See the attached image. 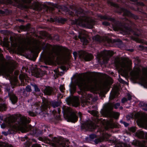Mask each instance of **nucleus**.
I'll return each mask as SVG.
<instances>
[{"label": "nucleus", "mask_w": 147, "mask_h": 147, "mask_svg": "<svg viewBox=\"0 0 147 147\" xmlns=\"http://www.w3.org/2000/svg\"><path fill=\"white\" fill-rule=\"evenodd\" d=\"M76 85H78L81 91L90 90L94 92L98 90L95 83L90 81H86L81 76H77L74 81V83L71 81L69 85V91L71 94H73L76 90Z\"/></svg>", "instance_id": "1"}, {"label": "nucleus", "mask_w": 147, "mask_h": 147, "mask_svg": "<svg viewBox=\"0 0 147 147\" xmlns=\"http://www.w3.org/2000/svg\"><path fill=\"white\" fill-rule=\"evenodd\" d=\"M16 119L18 120V124L14 126L15 128L20 131L22 133L26 132L29 131L30 128V126L27 125L28 121L25 116L20 114H17L15 116H10L8 118L7 123L10 124L15 121Z\"/></svg>", "instance_id": "2"}, {"label": "nucleus", "mask_w": 147, "mask_h": 147, "mask_svg": "<svg viewBox=\"0 0 147 147\" xmlns=\"http://www.w3.org/2000/svg\"><path fill=\"white\" fill-rule=\"evenodd\" d=\"M140 70L138 67H135L131 71L130 74L131 79L133 81L139 79L141 84L145 88H147V68L143 69V74L140 75Z\"/></svg>", "instance_id": "3"}, {"label": "nucleus", "mask_w": 147, "mask_h": 147, "mask_svg": "<svg viewBox=\"0 0 147 147\" xmlns=\"http://www.w3.org/2000/svg\"><path fill=\"white\" fill-rule=\"evenodd\" d=\"M132 63L130 60H125L124 59L120 60L117 59L115 61L116 67L119 69V72L122 76L127 77L128 76V72L131 69Z\"/></svg>", "instance_id": "4"}, {"label": "nucleus", "mask_w": 147, "mask_h": 147, "mask_svg": "<svg viewBox=\"0 0 147 147\" xmlns=\"http://www.w3.org/2000/svg\"><path fill=\"white\" fill-rule=\"evenodd\" d=\"M1 51L0 49V52ZM15 66L13 61L10 63L7 62L3 58L2 55L0 53V74L8 76L13 71Z\"/></svg>", "instance_id": "5"}, {"label": "nucleus", "mask_w": 147, "mask_h": 147, "mask_svg": "<svg viewBox=\"0 0 147 147\" xmlns=\"http://www.w3.org/2000/svg\"><path fill=\"white\" fill-rule=\"evenodd\" d=\"M15 2L19 6L23 8H30L38 10L42 8V7L41 4L39 3H34L31 6L29 3L31 0H14Z\"/></svg>", "instance_id": "6"}, {"label": "nucleus", "mask_w": 147, "mask_h": 147, "mask_svg": "<svg viewBox=\"0 0 147 147\" xmlns=\"http://www.w3.org/2000/svg\"><path fill=\"white\" fill-rule=\"evenodd\" d=\"M74 24L83 27H86L92 28L94 24L93 20L87 17H82L80 18L78 20H76Z\"/></svg>", "instance_id": "7"}, {"label": "nucleus", "mask_w": 147, "mask_h": 147, "mask_svg": "<svg viewBox=\"0 0 147 147\" xmlns=\"http://www.w3.org/2000/svg\"><path fill=\"white\" fill-rule=\"evenodd\" d=\"M113 106V104L111 103H107L105 105L104 107L103 111L102 112V114L105 116L113 117L117 119L119 116L118 113L111 111Z\"/></svg>", "instance_id": "8"}, {"label": "nucleus", "mask_w": 147, "mask_h": 147, "mask_svg": "<svg viewBox=\"0 0 147 147\" xmlns=\"http://www.w3.org/2000/svg\"><path fill=\"white\" fill-rule=\"evenodd\" d=\"M58 55L60 57L61 59H64L65 58V55L64 54H59L54 51L50 53L45 58V62L46 64L51 65L53 63L55 57Z\"/></svg>", "instance_id": "9"}, {"label": "nucleus", "mask_w": 147, "mask_h": 147, "mask_svg": "<svg viewBox=\"0 0 147 147\" xmlns=\"http://www.w3.org/2000/svg\"><path fill=\"white\" fill-rule=\"evenodd\" d=\"M65 113L68 121L72 122H76L78 120V117L76 114L70 108L67 107L65 110Z\"/></svg>", "instance_id": "10"}, {"label": "nucleus", "mask_w": 147, "mask_h": 147, "mask_svg": "<svg viewBox=\"0 0 147 147\" xmlns=\"http://www.w3.org/2000/svg\"><path fill=\"white\" fill-rule=\"evenodd\" d=\"M113 83L112 79L109 77L108 79L105 82L102 86L99 88L100 94L103 96L108 91L109 88V86Z\"/></svg>", "instance_id": "11"}, {"label": "nucleus", "mask_w": 147, "mask_h": 147, "mask_svg": "<svg viewBox=\"0 0 147 147\" xmlns=\"http://www.w3.org/2000/svg\"><path fill=\"white\" fill-rule=\"evenodd\" d=\"M66 100L68 105L71 104L75 107H77L79 105L78 98L76 97L69 98Z\"/></svg>", "instance_id": "12"}, {"label": "nucleus", "mask_w": 147, "mask_h": 147, "mask_svg": "<svg viewBox=\"0 0 147 147\" xmlns=\"http://www.w3.org/2000/svg\"><path fill=\"white\" fill-rule=\"evenodd\" d=\"M113 55V52L112 51H105L102 53L98 55V57H103V58L104 60H105L107 61L108 59L107 57L105 58V56H111Z\"/></svg>", "instance_id": "13"}, {"label": "nucleus", "mask_w": 147, "mask_h": 147, "mask_svg": "<svg viewBox=\"0 0 147 147\" xmlns=\"http://www.w3.org/2000/svg\"><path fill=\"white\" fill-rule=\"evenodd\" d=\"M80 58H84L86 61H89L93 58L92 55L89 54H86L84 52H81L79 55Z\"/></svg>", "instance_id": "14"}, {"label": "nucleus", "mask_w": 147, "mask_h": 147, "mask_svg": "<svg viewBox=\"0 0 147 147\" xmlns=\"http://www.w3.org/2000/svg\"><path fill=\"white\" fill-rule=\"evenodd\" d=\"M103 122H102V119H96L95 121L96 122H99V121L102 122V123L105 125H106L105 128L107 129L108 127H111L112 125L113 124V123L111 120L110 121H106L105 120H103Z\"/></svg>", "instance_id": "15"}, {"label": "nucleus", "mask_w": 147, "mask_h": 147, "mask_svg": "<svg viewBox=\"0 0 147 147\" xmlns=\"http://www.w3.org/2000/svg\"><path fill=\"white\" fill-rule=\"evenodd\" d=\"M21 49H25L26 50H30L32 52H34L38 50L39 49V48L38 47L32 48L31 47V45L30 43L29 42L26 45L22 47Z\"/></svg>", "instance_id": "16"}, {"label": "nucleus", "mask_w": 147, "mask_h": 147, "mask_svg": "<svg viewBox=\"0 0 147 147\" xmlns=\"http://www.w3.org/2000/svg\"><path fill=\"white\" fill-rule=\"evenodd\" d=\"M137 123L141 127L144 126L147 127V119L144 117L139 119L137 121Z\"/></svg>", "instance_id": "17"}, {"label": "nucleus", "mask_w": 147, "mask_h": 147, "mask_svg": "<svg viewBox=\"0 0 147 147\" xmlns=\"http://www.w3.org/2000/svg\"><path fill=\"white\" fill-rule=\"evenodd\" d=\"M86 34V32L83 30H81L79 32L78 37L81 41L84 42H85L86 40L85 38Z\"/></svg>", "instance_id": "18"}, {"label": "nucleus", "mask_w": 147, "mask_h": 147, "mask_svg": "<svg viewBox=\"0 0 147 147\" xmlns=\"http://www.w3.org/2000/svg\"><path fill=\"white\" fill-rule=\"evenodd\" d=\"M118 90V88L117 86L114 87L111 92L109 97V99L111 100L113 99L116 96Z\"/></svg>", "instance_id": "19"}, {"label": "nucleus", "mask_w": 147, "mask_h": 147, "mask_svg": "<svg viewBox=\"0 0 147 147\" xmlns=\"http://www.w3.org/2000/svg\"><path fill=\"white\" fill-rule=\"evenodd\" d=\"M84 102H89V100H92V97L90 94H86L84 93L82 96Z\"/></svg>", "instance_id": "20"}, {"label": "nucleus", "mask_w": 147, "mask_h": 147, "mask_svg": "<svg viewBox=\"0 0 147 147\" xmlns=\"http://www.w3.org/2000/svg\"><path fill=\"white\" fill-rule=\"evenodd\" d=\"M20 79L21 81L22 84L23 85H24V81L28 80L27 76L25 74H22L19 76Z\"/></svg>", "instance_id": "21"}, {"label": "nucleus", "mask_w": 147, "mask_h": 147, "mask_svg": "<svg viewBox=\"0 0 147 147\" xmlns=\"http://www.w3.org/2000/svg\"><path fill=\"white\" fill-rule=\"evenodd\" d=\"M43 103L41 106L42 108L45 110L48 107V106L49 104V102L47 99H44L42 100Z\"/></svg>", "instance_id": "22"}, {"label": "nucleus", "mask_w": 147, "mask_h": 147, "mask_svg": "<svg viewBox=\"0 0 147 147\" xmlns=\"http://www.w3.org/2000/svg\"><path fill=\"white\" fill-rule=\"evenodd\" d=\"M86 125L87 128L90 130H92L96 128V126L95 124L91 122H90L88 123Z\"/></svg>", "instance_id": "23"}, {"label": "nucleus", "mask_w": 147, "mask_h": 147, "mask_svg": "<svg viewBox=\"0 0 147 147\" xmlns=\"http://www.w3.org/2000/svg\"><path fill=\"white\" fill-rule=\"evenodd\" d=\"M10 100L13 104H15L17 100V97L13 94H11L9 95Z\"/></svg>", "instance_id": "24"}, {"label": "nucleus", "mask_w": 147, "mask_h": 147, "mask_svg": "<svg viewBox=\"0 0 147 147\" xmlns=\"http://www.w3.org/2000/svg\"><path fill=\"white\" fill-rule=\"evenodd\" d=\"M68 143V140H66L65 141L64 140H62L61 142H59V144H60L61 146H62L63 147H68V146L67 144Z\"/></svg>", "instance_id": "25"}, {"label": "nucleus", "mask_w": 147, "mask_h": 147, "mask_svg": "<svg viewBox=\"0 0 147 147\" xmlns=\"http://www.w3.org/2000/svg\"><path fill=\"white\" fill-rule=\"evenodd\" d=\"M109 136L108 134H106L102 138H99L98 139L95 140V142L96 143H97L99 142H100L102 141L104 138H107Z\"/></svg>", "instance_id": "26"}, {"label": "nucleus", "mask_w": 147, "mask_h": 147, "mask_svg": "<svg viewBox=\"0 0 147 147\" xmlns=\"http://www.w3.org/2000/svg\"><path fill=\"white\" fill-rule=\"evenodd\" d=\"M52 91V89L50 87H47L45 90V93L47 94L50 95L51 94Z\"/></svg>", "instance_id": "27"}, {"label": "nucleus", "mask_w": 147, "mask_h": 147, "mask_svg": "<svg viewBox=\"0 0 147 147\" xmlns=\"http://www.w3.org/2000/svg\"><path fill=\"white\" fill-rule=\"evenodd\" d=\"M40 71L39 69H36L32 72V74L36 78H38L40 76Z\"/></svg>", "instance_id": "28"}, {"label": "nucleus", "mask_w": 147, "mask_h": 147, "mask_svg": "<svg viewBox=\"0 0 147 147\" xmlns=\"http://www.w3.org/2000/svg\"><path fill=\"white\" fill-rule=\"evenodd\" d=\"M136 135L140 138H143L144 137V133L142 131H138L136 133Z\"/></svg>", "instance_id": "29"}, {"label": "nucleus", "mask_w": 147, "mask_h": 147, "mask_svg": "<svg viewBox=\"0 0 147 147\" xmlns=\"http://www.w3.org/2000/svg\"><path fill=\"white\" fill-rule=\"evenodd\" d=\"M50 104H51L54 107H57L60 105L59 103L56 102H50Z\"/></svg>", "instance_id": "30"}, {"label": "nucleus", "mask_w": 147, "mask_h": 147, "mask_svg": "<svg viewBox=\"0 0 147 147\" xmlns=\"http://www.w3.org/2000/svg\"><path fill=\"white\" fill-rule=\"evenodd\" d=\"M6 108V107L5 105L1 104L0 105V111L5 110Z\"/></svg>", "instance_id": "31"}, {"label": "nucleus", "mask_w": 147, "mask_h": 147, "mask_svg": "<svg viewBox=\"0 0 147 147\" xmlns=\"http://www.w3.org/2000/svg\"><path fill=\"white\" fill-rule=\"evenodd\" d=\"M29 26L28 25L26 26H20V29L23 30H26L28 29Z\"/></svg>", "instance_id": "32"}, {"label": "nucleus", "mask_w": 147, "mask_h": 147, "mask_svg": "<svg viewBox=\"0 0 147 147\" xmlns=\"http://www.w3.org/2000/svg\"><path fill=\"white\" fill-rule=\"evenodd\" d=\"M93 39H94L96 41H100L101 40L100 37V36L97 35L93 38Z\"/></svg>", "instance_id": "33"}, {"label": "nucleus", "mask_w": 147, "mask_h": 147, "mask_svg": "<svg viewBox=\"0 0 147 147\" xmlns=\"http://www.w3.org/2000/svg\"><path fill=\"white\" fill-rule=\"evenodd\" d=\"M32 86L34 89L36 91H40L39 89L38 88L37 86L36 85H32Z\"/></svg>", "instance_id": "34"}, {"label": "nucleus", "mask_w": 147, "mask_h": 147, "mask_svg": "<svg viewBox=\"0 0 147 147\" xmlns=\"http://www.w3.org/2000/svg\"><path fill=\"white\" fill-rule=\"evenodd\" d=\"M59 89L61 92H63L65 89L64 86L63 85H61L59 87Z\"/></svg>", "instance_id": "35"}, {"label": "nucleus", "mask_w": 147, "mask_h": 147, "mask_svg": "<svg viewBox=\"0 0 147 147\" xmlns=\"http://www.w3.org/2000/svg\"><path fill=\"white\" fill-rule=\"evenodd\" d=\"M5 2H2V3H9V4H11V3H12V1H11V0H5Z\"/></svg>", "instance_id": "36"}, {"label": "nucleus", "mask_w": 147, "mask_h": 147, "mask_svg": "<svg viewBox=\"0 0 147 147\" xmlns=\"http://www.w3.org/2000/svg\"><path fill=\"white\" fill-rule=\"evenodd\" d=\"M26 90L28 91H30L31 90V88L30 86H27L26 87Z\"/></svg>", "instance_id": "37"}, {"label": "nucleus", "mask_w": 147, "mask_h": 147, "mask_svg": "<svg viewBox=\"0 0 147 147\" xmlns=\"http://www.w3.org/2000/svg\"><path fill=\"white\" fill-rule=\"evenodd\" d=\"M129 130L130 131L132 132H134L135 131L136 128L135 127H132L130 128Z\"/></svg>", "instance_id": "38"}, {"label": "nucleus", "mask_w": 147, "mask_h": 147, "mask_svg": "<svg viewBox=\"0 0 147 147\" xmlns=\"http://www.w3.org/2000/svg\"><path fill=\"white\" fill-rule=\"evenodd\" d=\"M11 44L12 46L14 47V48L18 47V44L16 42L14 43H11Z\"/></svg>", "instance_id": "39"}, {"label": "nucleus", "mask_w": 147, "mask_h": 147, "mask_svg": "<svg viewBox=\"0 0 147 147\" xmlns=\"http://www.w3.org/2000/svg\"><path fill=\"white\" fill-rule=\"evenodd\" d=\"M91 114L94 116H96L97 115V113L94 111H91Z\"/></svg>", "instance_id": "40"}, {"label": "nucleus", "mask_w": 147, "mask_h": 147, "mask_svg": "<svg viewBox=\"0 0 147 147\" xmlns=\"http://www.w3.org/2000/svg\"><path fill=\"white\" fill-rule=\"evenodd\" d=\"M6 126V125L4 123H2L1 125V127L2 128H4Z\"/></svg>", "instance_id": "41"}, {"label": "nucleus", "mask_w": 147, "mask_h": 147, "mask_svg": "<svg viewBox=\"0 0 147 147\" xmlns=\"http://www.w3.org/2000/svg\"><path fill=\"white\" fill-rule=\"evenodd\" d=\"M120 106V104L119 103H116L115 105V109H117Z\"/></svg>", "instance_id": "42"}, {"label": "nucleus", "mask_w": 147, "mask_h": 147, "mask_svg": "<svg viewBox=\"0 0 147 147\" xmlns=\"http://www.w3.org/2000/svg\"><path fill=\"white\" fill-rule=\"evenodd\" d=\"M127 101V99H126V98H123L121 100L122 102L123 103Z\"/></svg>", "instance_id": "43"}, {"label": "nucleus", "mask_w": 147, "mask_h": 147, "mask_svg": "<svg viewBox=\"0 0 147 147\" xmlns=\"http://www.w3.org/2000/svg\"><path fill=\"white\" fill-rule=\"evenodd\" d=\"M119 81L120 82H121L122 83H124V81L123 80H122L121 78H119Z\"/></svg>", "instance_id": "44"}, {"label": "nucleus", "mask_w": 147, "mask_h": 147, "mask_svg": "<svg viewBox=\"0 0 147 147\" xmlns=\"http://www.w3.org/2000/svg\"><path fill=\"white\" fill-rule=\"evenodd\" d=\"M119 81L120 82H121L122 83H124V81L123 80H122L121 78H119Z\"/></svg>", "instance_id": "45"}, {"label": "nucleus", "mask_w": 147, "mask_h": 147, "mask_svg": "<svg viewBox=\"0 0 147 147\" xmlns=\"http://www.w3.org/2000/svg\"><path fill=\"white\" fill-rule=\"evenodd\" d=\"M60 68L63 70H65V67L64 66H61Z\"/></svg>", "instance_id": "46"}, {"label": "nucleus", "mask_w": 147, "mask_h": 147, "mask_svg": "<svg viewBox=\"0 0 147 147\" xmlns=\"http://www.w3.org/2000/svg\"><path fill=\"white\" fill-rule=\"evenodd\" d=\"M131 95L129 94H128L127 95V98L128 100H130L131 99Z\"/></svg>", "instance_id": "47"}, {"label": "nucleus", "mask_w": 147, "mask_h": 147, "mask_svg": "<svg viewBox=\"0 0 147 147\" xmlns=\"http://www.w3.org/2000/svg\"><path fill=\"white\" fill-rule=\"evenodd\" d=\"M30 115L31 116H34V114L32 112H29V113Z\"/></svg>", "instance_id": "48"}, {"label": "nucleus", "mask_w": 147, "mask_h": 147, "mask_svg": "<svg viewBox=\"0 0 147 147\" xmlns=\"http://www.w3.org/2000/svg\"><path fill=\"white\" fill-rule=\"evenodd\" d=\"M103 24L105 25H108L109 24L108 22H103L102 23Z\"/></svg>", "instance_id": "49"}, {"label": "nucleus", "mask_w": 147, "mask_h": 147, "mask_svg": "<svg viewBox=\"0 0 147 147\" xmlns=\"http://www.w3.org/2000/svg\"><path fill=\"white\" fill-rule=\"evenodd\" d=\"M47 5V4L44 5H43V7L45 8H46L48 9L49 7Z\"/></svg>", "instance_id": "50"}, {"label": "nucleus", "mask_w": 147, "mask_h": 147, "mask_svg": "<svg viewBox=\"0 0 147 147\" xmlns=\"http://www.w3.org/2000/svg\"><path fill=\"white\" fill-rule=\"evenodd\" d=\"M73 54L74 57L75 58L77 56V53L76 52H74Z\"/></svg>", "instance_id": "51"}, {"label": "nucleus", "mask_w": 147, "mask_h": 147, "mask_svg": "<svg viewBox=\"0 0 147 147\" xmlns=\"http://www.w3.org/2000/svg\"><path fill=\"white\" fill-rule=\"evenodd\" d=\"M2 133L3 134H4L5 135H7V133L6 132L3 131L2 132Z\"/></svg>", "instance_id": "52"}, {"label": "nucleus", "mask_w": 147, "mask_h": 147, "mask_svg": "<svg viewBox=\"0 0 147 147\" xmlns=\"http://www.w3.org/2000/svg\"><path fill=\"white\" fill-rule=\"evenodd\" d=\"M123 123L125 126H127L128 125V124L125 123V122H123Z\"/></svg>", "instance_id": "53"}, {"label": "nucleus", "mask_w": 147, "mask_h": 147, "mask_svg": "<svg viewBox=\"0 0 147 147\" xmlns=\"http://www.w3.org/2000/svg\"><path fill=\"white\" fill-rule=\"evenodd\" d=\"M139 106H142L143 105V106L144 105V104H143V103H141V102L139 104Z\"/></svg>", "instance_id": "54"}, {"label": "nucleus", "mask_w": 147, "mask_h": 147, "mask_svg": "<svg viewBox=\"0 0 147 147\" xmlns=\"http://www.w3.org/2000/svg\"><path fill=\"white\" fill-rule=\"evenodd\" d=\"M14 81H15V82L14 83V84L15 85L16 84V83L17 82V80L16 79H15Z\"/></svg>", "instance_id": "55"}, {"label": "nucleus", "mask_w": 147, "mask_h": 147, "mask_svg": "<svg viewBox=\"0 0 147 147\" xmlns=\"http://www.w3.org/2000/svg\"><path fill=\"white\" fill-rule=\"evenodd\" d=\"M48 4V5H53L52 3H50L49 2H47V4Z\"/></svg>", "instance_id": "56"}, {"label": "nucleus", "mask_w": 147, "mask_h": 147, "mask_svg": "<svg viewBox=\"0 0 147 147\" xmlns=\"http://www.w3.org/2000/svg\"><path fill=\"white\" fill-rule=\"evenodd\" d=\"M102 19H107V17H105V16H104L103 17H102Z\"/></svg>", "instance_id": "57"}, {"label": "nucleus", "mask_w": 147, "mask_h": 147, "mask_svg": "<svg viewBox=\"0 0 147 147\" xmlns=\"http://www.w3.org/2000/svg\"><path fill=\"white\" fill-rule=\"evenodd\" d=\"M78 115H79V117H81V115H82L81 113H80L79 112L78 113Z\"/></svg>", "instance_id": "58"}, {"label": "nucleus", "mask_w": 147, "mask_h": 147, "mask_svg": "<svg viewBox=\"0 0 147 147\" xmlns=\"http://www.w3.org/2000/svg\"><path fill=\"white\" fill-rule=\"evenodd\" d=\"M60 112V111L58 110V113H59Z\"/></svg>", "instance_id": "59"}, {"label": "nucleus", "mask_w": 147, "mask_h": 147, "mask_svg": "<svg viewBox=\"0 0 147 147\" xmlns=\"http://www.w3.org/2000/svg\"><path fill=\"white\" fill-rule=\"evenodd\" d=\"M143 109H144V110H146V111H147V109H144V108H143Z\"/></svg>", "instance_id": "60"}, {"label": "nucleus", "mask_w": 147, "mask_h": 147, "mask_svg": "<svg viewBox=\"0 0 147 147\" xmlns=\"http://www.w3.org/2000/svg\"><path fill=\"white\" fill-rule=\"evenodd\" d=\"M19 47H18V49H19Z\"/></svg>", "instance_id": "61"}, {"label": "nucleus", "mask_w": 147, "mask_h": 147, "mask_svg": "<svg viewBox=\"0 0 147 147\" xmlns=\"http://www.w3.org/2000/svg\"><path fill=\"white\" fill-rule=\"evenodd\" d=\"M11 83V84H13V83L12 82Z\"/></svg>", "instance_id": "62"}, {"label": "nucleus", "mask_w": 147, "mask_h": 147, "mask_svg": "<svg viewBox=\"0 0 147 147\" xmlns=\"http://www.w3.org/2000/svg\"><path fill=\"white\" fill-rule=\"evenodd\" d=\"M54 112V111H53V112Z\"/></svg>", "instance_id": "63"}, {"label": "nucleus", "mask_w": 147, "mask_h": 147, "mask_svg": "<svg viewBox=\"0 0 147 147\" xmlns=\"http://www.w3.org/2000/svg\"><path fill=\"white\" fill-rule=\"evenodd\" d=\"M96 117V119H97V117Z\"/></svg>", "instance_id": "64"}]
</instances>
